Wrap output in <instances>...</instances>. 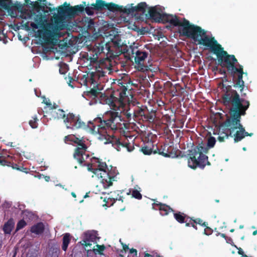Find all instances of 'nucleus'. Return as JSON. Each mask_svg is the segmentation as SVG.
I'll use <instances>...</instances> for the list:
<instances>
[{
	"mask_svg": "<svg viewBox=\"0 0 257 257\" xmlns=\"http://www.w3.org/2000/svg\"><path fill=\"white\" fill-rule=\"evenodd\" d=\"M96 246L97 247V251L98 252V253L100 255L102 254L103 251L104 250V249L105 248L104 245L97 244Z\"/></svg>",
	"mask_w": 257,
	"mask_h": 257,
	"instance_id": "49530a36",
	"label": "nucleus"
},
{
	"mask_svg": "<svg viewBox=\"0 0 257 257\" xmlns=\"http://www.w3.org/2000/svg\"><path fill=\"white\" fill-rule=\"evenodd\" d=\"M70 242V234L69 233H66L63 237V243L62 248L64 251H66L69 244Z\"/></svg>",
	"mask_w": 257,
	"mask_h": 257,
	"instance_id": "cd10ccee",
	"label": "nucleus"
},
{
	"mask_svg": "<svg viewBox=\"0 0 257 257\" xmlns=\"http://www.w3.org/2000/svg\"><path fill=\"white\" fill-rule=\"evenodd\" d=\"M8 164H9V163L5 160V158L2 156L1 153H0V165H9Z\"/></svg>",
	"mask_w": 257,
	"mask_h": 257,
	"instance_id": "09e8293b",
	"label": "nucleus"
},
{
	"mask_svg": "<svg viewBox=\"0 0 257 257\" xmlns=\"http://www.w3.org/2000/svg\"><path fill=\"white\" fill-rule=\"evenodd\" d=\"M222 85L224 93L221 99L223 104L226 106H230V117L221 123L223 133L226 138L230 136L234 137V141L237 143L241 141L246 136H252V133L246 132L244 127L240 123L241 116L246 114L250 103L248 100L240 97L239 94L232 89L230 85H226L222 83Z\"/></svg>",
	"mask_w": 257,
	"mask_h": 257,
	"instance_id": "f257e3e1",
	"label": "nucleus"
},
{
	"mask_svg": "<svg viewBox=\"0 0 257 257\" xmlns=\"http://www.w3.org/2000/svg\"><path fill=\"white\" fill-rule=\"evenodd\" d=\"M22 214L23 215V219L27 220H33L35 216L34 214L32 211L28 210H23L22 212Z\"/></svg>",
	"mask_w": 257,
	"mask_h": 257,
	"instance_id": "2f4dec72",
	"label": "nucleus"
},
{
	"mask_svg": "<svg viewBox=\"0 0 257 257\" xmlns=\"http://www.w3.org/2000/svg\"><path fill=\"white\" fill-rule=\"evenodd\" d=\"M256 234H257V230H254V231L253 232V233H252V234H253V235H255Z\"/></svg>",
	"mask_w": 257,
	"mask_h": 257,
	"instance_id": "774afa93",
	"label": "nucleus"
},
{
	"mask_svg": "<svg viewBox=\"0 0 257 257\" xmlns=\"http://www.w3.org/2000/svg\"><path fill=\"white\" fill-rule=\"evenodd\" d=\"M164 17V19L163 23H169L172 26L181 27L180 30V33L183 36L187 37V35L186 34L189 33L190 30L191 29L194 25L191 24L190 22L185 18H183V22H181L179 18L176 16L165 14Z\"/></svg>",
	"mask_w": 257,
	"mask_h": 257,
	"instance_id": "9d476101",
	"label": "nucleus"
},
{
	"mask_svg": "<svg viewBox=\"0 0 257 257\" xmlns=\"http://www.w3.org/2000/svg\"><path fill=\"white\" fill-rule=\"evenodd\" d=\"M52 113H54V114H53V115H52V116L54 118H57V119L63 118L64 119V120L66 118V115H67L65 114V111L62 109H58L57 110V111H56V110L54 111H52Z\"/></svg>",
	"mask_w": 257,
	"mask_h": 257,
	"instance_id": "c85d7f7f",
	"label": "nucleus"
},
{
	"mask_svg": "<svg viewBox=\"0 0 257 257\" xmlns=\"http://www.w3.org/2000/svg\"><path fill=\"white\" fill-rule=\"evenodd\" d=\"M45 230V225L43 222H38L32 225L30 231L37 235L42 234Z\"/></svg>",
	"mask_w": 257,
	"mask_h": 257,
	"instance_id": "4be33fe9",
	"label": "nucleus"
},
{
	"mask_svg": "<svg viewBox=\"0 0 257 257\" xmlns=\"http://www.w3.org/2000/svg\"><path fill=\"white\" fill-rule=\"evenodd\" d=\"M107 118L102 120L100 117L95 118L90 126L93 133L105 136L109 130L115 131L121 128L122 121L118 112L111 111L107 115Z\"/></svg>",
	"mask_w": 257,
	"mask_h": 257,
	"instance_id": "39448f33",
	"label": "nucleus"
},
{
	"mask_svg": "<svg viewBox=\"0 0 257 257\" xmlns=\"http://www.w3.org/2000/svg\"><path fill=\"white\" fill-rule=\"evenodd\" d=\"M24 5L26 6H31L33 8H40L41 5L38 2H32L30 0H25Z\"/></svg>",
	"mask_w": 257,
	"mask_h": 257,
	"instance_id": "c9c22d12",
	"label": "nucleus"
},
{
	"mask_svg": "<svg viewBox=\"0 0 257 257\" xmlns=\"http://www.w3.org/2000/svg\"><path fill=\"white\" fill-rule=\"evenodd\" d=\"M101 199H103V204H102L103 206L110 207L113 205V204L117 201V199L114 198L105 197L103 198L102 197H100Z\"/></svg>",
	"mask_w": 257,
	"mask_h": 257,
	"instance_id": "7c9ffc66",
	"label": "nucleus"
},
{
	"mask_svg": "<svg viewBox=\"0 0 257 257\" xmlns=\"http://www.w3.org/2000/svg\"><path fill=\"white\" fill-rule=\"evenodd\" d=\"M94 10H95L93 9V6H92V4L90 6L84 8V11L88 16L93 15L94 14Z\"/></svg>",
	"mask_w": 257,
	"mask_h": 257,
	"instance_id": "a19ab883",
	"label": "nucleus"
},
{
	"mask_svg": "<svg viewBox=\"0 0 257 257\" xmlns=\"http://www.w3.org/2000/svg\"><path fill=\"white\" fill-rule=\"evenodd\" d=\"M216 143L215 139L210 137L208 139L207 146L202 142L190 151L189 158L188 160V166L193 169L197 167L203 169L205 166L211 165L206 155L209 148H213Z\"/></svg>",
	"mask_w": 257,
	"mask_h": 257,
	"instance_id": "20e7f679",
	"label": "nucleus"
},
{
	"mask_svg": "<svg viewBox=\"0 0 257 257\" xmlns=\"http://www.w3.org/2000/svg\"><path fill=\"white\" fill-rule=\"evenodd\" d=\"M34 20L35 23H31L30 24L31 27L34 30L39 28H43L44 29V32L42 30H38V33L40 34L43 33V39L45 41H48L49 39L52 36V30L48 28H45V24L47 23V19L45 15L40 13L35 15ZM47 27H48L47 26Z\"/></svg>",
	"mask_w": 257,
	"mask_h": 257,
	"instance_id": "f8f14e48",
	"label": "nucleus"
},
{
	"mask_svg": "<svg viewBox=\"0 0 257 257\" xmlns=\"http://www.w3.org/2000/svg\"><path fill=\"white\" fill-rule=\"evenodd\" d=\"M38 119L36 115H35L32 117V119L30 120L29 122L30 125L33 128H36L38 127Z\"/></svg>",
	"mask_w": 257,
	"mask_h": 257,
	"instance_id": "e433bc0d",
	"label": "nucleus"
},
{
	"mask_svg": "<svg viewBox=\"0 0 257 257\" xmlns=\"http://www.w3.org/2000/svg\"><path fill=\"white\" fill-rule=\"evenodd\" d=\"M153 153H158L159 155L166 158H175L177 156L174 147L170 146L168 144L162 145L160 148H157L154 150Z\"/></svg>",
	"mask_w": 257,
	"mask_h": 257,
	"instance_id": "f3484780",
	"label": "nucleus"
},
{
	"mask_svg": "<svg viewBox=\"0 0 257 257\" xmlns=\"http://www.w3.org/2000/svg\"><path fill=\"white\" fill-rule=\"evenodd\" d=\"M160 257V255L158 254L157 252L153 253L152 254H150L147 252L145 253V257Z\"/></svg>",
	"mask_w": 257,
	"mask_h": 257,
	"instance_id": "3c124183",
	"label": "nucleus"
},
{
	"mask_svg": "<svg viewBox=\"0 0 257 257\" xmlns=\"http://www.w3.org/2000/svg\"><path fill=\"white\" fill-rule=\"evenodd\" d=\"M122 247H123V249L125 251H126V250H127L128 249V245H127L126 244H123L122 243Z\"/></svg>",
	"mask_w": 257,
	"mask_h": 257,
	"instance_id": "052dcab7",
	"label": "nucleus"
},
{
	"mask_svg": "<svg viewBox=\"0 0 257 257\" xmlns=\"http://www.w3.org/2000/svg\"><path fill=\"white\" fill-rule=\"evenodd\" d=\"M105 8L110 12L124 13L125 7H124L122 6H119L113 3H106Z\"/></svg>",
	"mask_w": 257,
	"mask_h": 257,
	"instance_id": "412c9836",
	"label": "nucleus"
},
{
	"mask_svg": "<svg viewBox=\"0 0 257 257\" xmlns=\"http://www.w3.org/2000/svg\"><path fill=\"white\" fill-rule=\"evenodd\" d=\"M94 22L93 20L90 19L89 20L88 23H87V29L89 30H93L94 29Z\"/></svg>",
	"mask_w": 257,
	"mask_h": 257,
	"instance_id": "a18cd8bd",
	"label": "nucleus"
},
{
	"mask_svg": "<svg viewBox=\"0 0 257 257\" xmlns=\"http://www.w3.org/2000/svg\"><path fill=\"white\" fill-rule=\"evenodd\" d=\"M219 72L221 74H223L224 76L226 75V72L225 70L220 69Z\"/></svg>",
	"mask_w": 257,
	"mask_h": 257,
	"instance_id": "e2e57ef3",
	"label": "nucleus"
},
{
	"mask_svg": "<svg viewBox=\"0 0 257 257\" xmlns=\"http://www.w3.org/2000/svg\"><path fill=\"white\" fill-rule=\"evenodd\" d=\"M2 156L5 158V160L6 161H7L8 163H9V164H8L9 165H7V166H12V167L14 169H16V170H20V171H22V169L17 164L12 163L11 162L8 161L6 159V157H5L4 156ZM5 166H7V165H5ZM3 166H5V165H4Z\"/></svg>",
	"mask_w": 257,
	"mask_h": 257,
	"instance_id": "37998d69",
	"label": "nucleus"
},
{
	"mask_svg": "<svg viewBox=\"0 0 257 257\" xmlns=\"http://www.w3.org/2000/svg\"><path fill=\"white\" fill-rule=\"evenodd\" d=\"M46 8L48 9V11L44 10L45 14L57 10V14H54L53 16V23L48 24L49 28L53 32L64 30L67 27L66 22L74 18L71 6L67 2H65L57 9L47 7Z\"/></svg>",
	"mask_w": 257,
	"mask_h": 257,
	"instance_id": "423d86ee",
	"label": "nucleus"
},
{
	"mask_svg": "<svg viewBox=\"0 0 257 257\" xmlns=\"http://www.w3.org/2000/svg\"><path fill=\"white\" fill-rule=\"evenodd\" d=\"M220 127H221V130H222V133L223 134H224V136H222V137H221V136H219L218 137V140L220 142H223V141H224V139H225V138H226V139H227V138H226V137L225 136V134L223 133V131H223V130H222V128L221 125H220Z\"/></svg>",
	"mask_w": 257,
	"mask_h": 257,
	"instance_id": "864d4df0",
	"label": "nucleus"
},
{
	"mask_svg": "<svg viewBox=\"0 0 257 257\" xmlns=\"http://www.w3.org/2000/svg\"><path fill=\"white\" fill-rule=\"evenodd\" d=\"M87 169L101 179L105 188L112 185V182L116 181V177L118 174L116 167L112 166L108 167L105 162H101L99 159L95 157L91 159V163L88 164Z\"/></svg>",
	"mask_w": 257,
	"mask_h": 257,
	"instance_id": "7ed1b4c3",
	"label": "nucleus"
},
{
	"mask_svg": "<svg viewBox=\"0 0 257 257\" xmlns=\"http://www.w3.org/2000/svg\"><path fill=\"white\" fill-rule=\"evenodd\" d=\"M155 114L152 113H146L144 115V118L146 119L147 120L149 121H153L154 120Z\"/></svg>",
	"mask_w": 257,
	"mask_h": 257,
	"instance_id": "79ce46f5",
	"label": "nucleus"
},
{
	"mask_svg": "<svg viewBox=\"0 0 257 257\" xmlns=\"http://www.w3.org/2000/svg\"><path fill=\"white\" fill-rule=\"evenodd\" d=\"M150 18L156 22H163L165 14H162L158 12L156 7L150 8L148 11Z\"/></svg>",
	"mask_w": 257,
	"mask_h": 257,
	"instance_id": "6ab92c4d",
	"label": "nucleus"
},
{
	"mask_svg": "<svg viewBox=\"0 0 257 257\" xmlns=\"http://www.w3.org/2000/svg\"><path fill=\"white\" fill-rule=\"evenodd\" d=\"M90 63L93 64H96V71L91 72L87 75H83L80 79V81L81 84L85 86H88V83H90L91 85H93V87L89 91L84 92L83 95L89 98H95L99 95L102 96V94L100 92L101 89L99 88L96 79L104 76L105 72L99 65L98 67L97 66L98 61L95 63H91V62Z\"/></svg>",
	"mask_w": 257,
	"mask_h": 257,
	"instance_id": "6e6552de",
	"label": "nucleus"
},
{
	"mask_svg": "<svg viewBox=\"0 0 257 257\" xmlns=\"http://www.w3.org/2000/svg\"><path fill=\"white\" fill-rule=\"evenodd\" d=\"M130 252L131 253H134L135 255V256H137V249H134V248H131L130 250Z\"/></svg>",
	"mask_w": 257,
	"mask_h": 257,
	"instance_id": "4d7b16f0",
	"label": "nucleus"
},
{
	"mask_svg": "<svg viewBox=\"0 0 257 257\" xmlns=\"http://www.w3.org/2000/svg\"><path fill=\"white\" fill-rule=\"evenodd\" d=\"M106 3L103 0H96V3L92 4V6L95 11H100L106 8Z\"/></svg>",
	"mask_w": 257,
	"mask_h": 257,
	"instance_id": "bb28decb",
	"label": "nucleus"
},
{
	"mask_svg": "<svg viewBox=\"0 0 257 257\" xmlns=\"http://www.w3.org/2000/svg\"><path fill=\"white\" fill-rule=\"evenodd\" d=\"M44 103H45L46 106L50 109H51V110H53V109H56L58 108L59 106L58 105H57L56 103H52L50 100V99H46V98H45L44 100H43V102Z\"/></svg>",
	"mask_w": 257,
	"mask_h": 257,
	"instance_id": "f704fd0d",
	"label": "nucleus"
},
{
	"mask_svg": "<svg viewBox=\"0 0 257 257\" xmlns=\"http://www.w3.org/2000/svg\"><path fill=\"white\" fill-rule=\"evenodd\" d=\"M145 114V110L139 107H136L133 110V116L135 117H138L139 116H144Z\"/></svg>",
	"mask_w": 257,
	"mask_h": 257,
	"instance_id": "473e14b6",
	"label": "nucleus"
},
{
	"mask_svg": "<svg viewBox=\"0 0 257 257\" xmlns=\"http://www.w3.org/2000/svg\"><path fill=\"white\" fill-rule=\"evenodd\" d=\"M121 141V139H119L117 138H112V141L111 142L112 146L117 151H119L120 150L121 148H125L127 149V150L128 152H131L133 150L134 147L132 148L130 147V144L127 141Z\"/></svg>",
	"mask_w": 257,
	"mask_h": 257,
	"instance_id": "a211bd4d",
	"label": "nucleus"
},
{
	"mask_svg": "<svg viewBox=\"0 0 257 257\" xmlns=\"http://www.w3.org/2000/svg\"><path fill=\"white\" fill-rule=\"evenodd\" d=\"M134 4L128 5L125 6L124 14L127 15H134L138 19L143 20L144 18V14L146 13L147 5L145 2L139 3L136 6H133Z\"/></svg>",
	"mask_w": 257,
	"mask_h": 257,
	"instance_id": "4468645a",
	"label": "nucleus"
},
{
	"mask_svg": "<svg viewBox=\"0 0 257 257\" xmlns=\"http://www.w3.org/2000/svg\"><path fill=\"white\" fill-rule=\"evenodd\" d=\"M119 88L113 92L109 96L104 95L103 99L105 103L110 106H115L116 103L119 105H123L125 102L128 100V98L126 92L127 90V86H125L123 82H118Z\"/></svg>",
	"mask_w": 257,
	"mask_h": 257,
	"instance_id": "1a4fd4ad",
	"label": "nucleus"
},
{
	"mask_svg": "<svg viewBox=\"0 0 257 257\" xmlns=\"http://www.w3.org/2000/svg\"><path fill=\"white\" fill-rule=\"evenodd\" d=\"M218 59V64L222 67L226 68L228 73L231 74L235 65L238 63L234 55H229L222 47L215 54Z\"/></svg>",
	"mask_w": 257,
	"mask_h": 257,
	"instance_id": "9b49d317",
	"label": "nucleus"
},
{
	"mask_svg": "<svg viewBox=\"0 0 257 257\" xmlns=\"http://www.w3.org/2000/svg\"><path fill=\"white\" fill-rule=\"evenodd\" d=\"M24 26H25V28L26 30H30V27H29V23L27 22L26 23L25 25H24Z\"/></svg>",
	"mask_w": 257,
	"mask_h": 257,
	"instance_id": "680f3d73",
	"label": "nucleus"
},
{
	"mask_svg": "<svg viewBox=\"0 0 257 257\" xmlns=\"http://www.w3.org/2000/svg\"><path fill=\"white\" fill-rule=\"evenodd\" d=\"M155 205L159 206L160 213L162 215H167L170 212H174V210L169 206L160 202L156 203Z\"/></svg>",
	"mask_w": 257,
	"mask_h": 257,
	"instance_id": "5701e85b",
	"label": "nucleus"
},
{
	"mask_svg": "<svg viewBox=\"0 0 257 257\" xmlns=\"http://www.w3.org/2000/svg\"><path fill=\"white\" fill-rule=\"evenodd\" d=\"M27 225L26 222L24 220V219L20 220L17 223L16 226V230H19Z\"/></svg>",
	"mask_w": 257,
	"mask_h": 257,
	"instance_id": "58836bf2",
	"label": "nucleus"
},
{
	"mask_svg": "<svg viewBox=\"0 0 257 257\" xmlns=\"http://www.w3.org/2000/svg\"><path fill=\"white\" fill-rule=\"evenodd\" d=\"M219 234L220 235V236L224 238H226V235L224 233H219Z\"/></svg>",
	"mask_w": 257,
	"mask_h": 257,
	"instance_id": "69168bd1",
	"label": "nucleus"
},
{
	"mask_svg": "<svg viewBox=\"0 0 257 257\" xmlns=\"http://www.w3.org/2000/svg\"><path fill=\"white\" fill-rule=\"evenodd\" d=\"M174 217L175 219L180 223H183L185 221V219L188 216L181 212H177L174 213Z\"/></svg>",
	"mask_w": 257,
	"mask_h": 257,
	"instance_id": "a878e982",
	"label": "nucleus"
},
{
	"mask_svg": "<svg viewBox=\"0 0 257 257\" xmlns=\"http://www.w3.org/2000/svg\"><path fill=\"white\" fill-rule=\"evenodd\" d=\"M129 111H130V109L128 110H127L125 114L126 118L128 120H130L131 119V117H132V114H133V112L132 113V112H130Z\"/></svg>",
	"mask_w": 257,
	"mask_h": 257,
	"instance_id": "603ef678",
	"label": "nucleus"
},
{
	"mask_svg": "<svg viewBox=\"0 0 257 257\" xmlns=\"http://www.w3.org/2000/svg\"><path fill=\"white\" fill-rule=\"evenodd\" d=\"M53 250L54 251L53 252V253H54L55 256L54 257H58V254L60 252V248L59 247H57L55 248H53Z\"/></svg>",
	"mask_w": 257,
	"mask_h": 257,
	"instance_id": "5fc2aeb1",
	"label": "nucleus"
},
{
	"mask_svg": "<svg viewBox=\"0 0 257 257\" xmlns=\"http://www.w3.org/2000/svg\"><path fill=\"white\" fill-rule=\"evenodd\" d=\"M238 66V67L236 66V65H235L232 71L231 72V75L234 77L236 74H243V66L239 64L237 65Z\"/></svg>",
	"mask_w": 257,
	"mask_h": 257,
	"instance_id": "72a5a7b5",
	"label": "nucleus"
},
{
	"mask_svg": "<svg viewBox=\"0 0 257 257\" xmlns=\"http://www.w3.org/2000/svg\"><path fill=\"white\" fill-rule=\"evenodd\" d=\"M141 151L145 155H150L153 152V149L147 146H144L141 148Z\"/></svg>",
	"mask_w": 257,
	"mask_h": 257,
	"instance_id": "4c0bfd02",
	"label": "nucleus"
},
{
	"mask_svg": "<svg viewBox=\"0 0 257 257\" xmlns=\"http://www.w3.org/2000/svg\"><path fill=\"white\" fill-rule=\"evenodd\" d=\"M73 17L74 18L76 15L81 13L84 11V7L83 5H77L74 7L71 6Z\"/></svg>",
	"mask_w": 257,
	"mask_h": 257,
	"instance_id": "c756f323",
	"label": "nucleus"
},
{
	"mask_svg": "<svg viewBox=\"0 0 257 257\" xmlns=\"http://www.w3.org/2000/svg\"><path fill=\"white\" fill-rule=\"evenodd\" d=\"M205 227H206V228L204 229V234L207 235H209L211 234L213 232V230L209 227H208L207 225Z\"/></svg>",
	"mask_w": 257,
	"mask_h": 257,
	"instance_id": "de8ad7c7",
	"label": "nucleus"
},
{
	"mask_svg": "<svg viewBox=\"0 0 257 257\" xmlns=\"http://www.w3.org/2000/svg\"><path fill=\"white\" fill-rule=\"evenodd\" d=\"M243 74L237 73V78L235 83L233 85V86L235 88L239 87L240 88V92H242L244 87V82L242 79Z\"/></svg>",
	"mask_w": 257,
	"mask_h": 257,
	"instance_id": "393cba45",
	"label": "nucleus"
},
{
	"mask_svg": "<svg viewBox=\"0 0 257 257\" xmlns=\"http://www.w3.org/2000/svg\"><path fill=\"white\" fill-rule=\"evenodd\" d=\"M196 225H197V224H196V223L194 222V221L193 220V221H192L191 226L193 227L195 229H197Z\"/></svg>",
	"mask_w": 257,
	"mask_h": 257,
	"instance_id": "bf43d9fd",
	"label": "nucleus"
},
{
	"mask_svg": "<svg viewBox=\"0 0 257 257\" xmlns=\"http://www.w3.org/2000/svg\"><path fill=\"white\" fill-rule=\"evenodd\" d=\"M64 122L67 128L76 130L86 126L85 123L81 120L79 116H76L72 113L67 114Z\"/></svg>",
	"mask_w": 257,
	"mask_h": 257,
	"instance_id": "2eb2a0df",
	"label": "nucleus"
},
{
	"mask_svg": "<svg viewBox=\"0 0 257 257\" xmlns=\"http://www.w3.org/2000/svg\"><path fill=\"white\" fill-rule=\"evenodd\" d=\"M222 80H223V82H227L228 81L226 75L224 76Z\"/></svg>",
	"mask_w": 257,
	"mask_h": 257,
	"instance_id": "0e129e2a",
	"label": "nucleus"
},
{
	"mask_svg": "<svg viewBox=\"0 0 257 257\" xmlns=\"http://www.w3.org/2000/svg\"><path fill=\"white\" fill-rule=\"evenodd\" d=\"M189 33H187V37L192 39L198 44L209 48L214 54H216L222 46L219 44L214 37H210L206 35V32L200 27L193 25Z\"/></svg>",
	"mask_w": 257,
	"mask_h": 257,
	"instance_id": "0eeeda50",
	"label": "nucleus"
},
{
	"mask_svg": "<svg viewBox=\"0 0 257 257\" xmlns=\"http://www.w3.org/2000/svg\"><path fill=\"white\" fill-rule=\"evenodd\" d=\"M72 137L71 136H66L64 138V141L65 143H67L68 141L71 142V140H72Z\"/></svg>",
	"mask_w": 257,
	"mask_h": 257,
	"instance_id": "6e6d98bb",
	"label": "nucleus"
},
{
	"mask_svg": "<svg viewBox=\"0 0 257 257\" xmlns=\"http://www.w3.org/2000/svg\"><path fill=\"white\" fill-rule=\"evenodd\" d=\"M238 253H239V254L242 255V254H243V251L242 250H239L238 251Z\"/></svg>",
	"mask_w": 257,
	"mask_h": 257,
	"instance_id": "338daca9",
	"label": "nucleus"
},
{
	"mask_svg": "<svg viewBox=\"0 0 257 257\" xmlns=\"http://www.w3.org/2000/svg\"><path fill=\"white\" fill-rule=\"evenodd\" d=\"M23 5L19 3L13 4L12 0H0V10L7 11L9 14L14 17L17 10L21 11Z\"/></svg>",
	"mask_w": 257,
	"mask_h": 257,
	"instance_id": "dca6fc26",
	"label": "nucleus"
},
{
	"mask_svg": "<svg viewBox=\"0 0 257 257\" xmlns=\"http://www.w3.org/2000/svg\"><path fill=\"white\" fill-rule=\"evenodd\" d=\"M193 219L188 216L187 218L185 219V221L184 222L185 223L186 226H191L192 221H193Z\"/></svg>",
	"mask_w": 257,
	"mask_h": 257,
	"instance_id": "8fccbe9b",
	"label": "nucleus"
},
{
	"mask_svg": "<svg viewBox=\"0 0 257 257\" xmlns=\"http://www.w3.org/2000/svg\"><path fill=\"white\" fill-rule=\"evenodd\" d=\"M132 196L137 199L140 200L142 198V195L140 193V191L135 189L132 192Z\"/></svg>",
	"mask_w": 257,
	"mask_h": 257,
	"instance_id": "ea45409f",
	"label": "nucleus"
},
{
	"mask_svg": "<svg viewBox=\"0 0 257 257\" xmlns=\"http://www.w3.org/2000/svg\"><path fill=\"white\" fill-rule=\"evenodd\" d=\"M89 52L90 56H88L87 54V59L91 63L97 62L98 55L101 53L106 54L107 57L111 58L116 57L123 54L129 60L134 57L135 63L142 67L141 70H147V67L144 65V63L148 56V53L140 51L137 48L128 47L121 42L119 37H115L110 43H105L103 41L96 43Z\"/></svg>",
	"mask_w": 257,
	"mask_h": 257,
	"instance_id": "f03ea898",
	"label": "nucleus"
},
{
	"mask_svg": "<svg viewBox=\"0 0 257 257\" xmlns=\"http://www.w3.org/2000/svg\"><path fill=\"white\" fill-rule=\"evenodd\" d=\"M96 238V234L91 231H86L83 233V238L82 240V245L84 246L91 245V242L95 241Z\"/></svg>",
	"mask_w": 257,
	"mask_h": 257,
	"instance_id": "aec40b11",
	"label": "nucleus"
},
{
	"mask_svg": "<svg viewBox=\"0 0 257 257\" xmlns=\"http://www.w3.org/2000/svg\"><path fill=\"white\" fill-rule=\"evenodd\" d=\"M71 142L77 145L73 154L74 158L80 164H83L86 161V160L89 157V155L86 152L87 149L86 145L82 139H79L74 136L72 137V140H71Z\"/></svg>",
	"mask_w": 257,
	"mask_h": 257,
	"instance_id": "ddd939ff",
	"label": "nucleus"
},
{
	"mask_svg": "<svg viewBox=\"0 0 257 257\" xmlns=\"http://www.w3.org/2000/svg\"><path fill=\"white\" fill-rule=\"evenodd\" d=\"M14 221L13 218H10L8 221L5 223L3 227V230L6 234H10L14 226Z\"/></svg>",
	"mask_w": 257,
	"mask_h": 257,
	"instance_id": "b1692460",
	"label": "nucleus"
},
{
	"mask_svg": "<svg viewBox=\"0 0 257 257\" xmlns=\"http://www.w3.org/2000/svg\"><path fill=\"white\" fill-rule=\"evenodd\" d=\"M59 72L61 74H65V73H66V70H64L63 68L61 67L60 69H59Z\"/></svg>",
	"mask_w": 257,
	"mask_h": 257,
	"instance_id": "13d9d810",
	"label": "nucleus"
},
{
	"mask_svg": "<svg viewBox=\"0 0 257 257\" xmlns=\"http://www.w3.org/2000/svg\"><path fill=\"white\" fill-rule=\"evenodd\" d=\"M194 221V222L196 223V224H199L203 226H206V225H208L207 222H203V220L199 218H196L195 219H193Z\"/></svg>",
	"mask_w": 257,
	"mask_h": 257,
	"instance_id": "c03bdc74",
	"label": "nucleus"
}]
</instances>
